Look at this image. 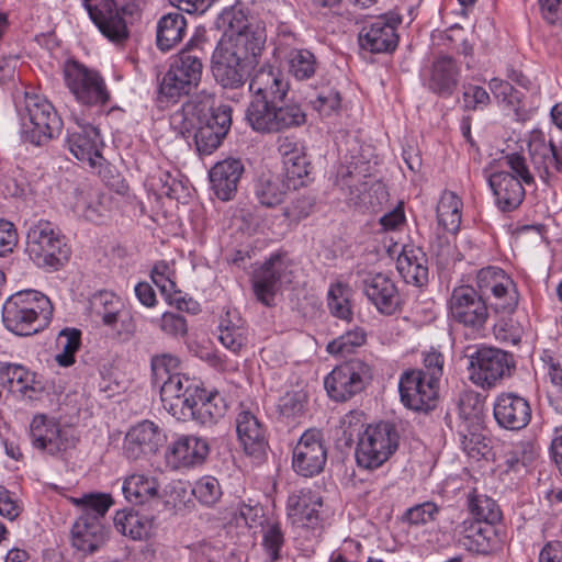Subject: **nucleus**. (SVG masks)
<instances>
[{
    "label": "nucleus",
    "mask_w": 562,
    "mask_h": 562,
    "mask_svg": "<svg viewBox=\"0 0 562 562\" xmlns=\"http://www.w3.org/2000/svg\"><path fill=\"white\" fill-rule=\"evenodd\" d=\"M150 278L166 301L169 303L177 301L175 295L178 291L175 282L173 263L165 260L158 261L151 269Z\"/></svg>",
    "instance_id": "obj_52"
},
{
    "label": "nucleus",
    "mask_w": 562,
    "mask_h": 562,
    "mask_svg": "<svg viewBox=\"0 0 562 562\" xmlns=\"http://www.w3.org/2000/svg\"><path fill=\"white\" fill-rule=\"evenodd\" d=\"M460 66L450 56H440L431 65L427 87L440 97H451L460 77Z\"/></svg>",
    "instance_id": "obj_35"
},
{
    "label": "nucleus",
    "mask_w": 562,
    "mask_h": 562,
    "mask_svg": "<svg viewBox=\"0 0 562 562\" xmlns=\"http://www.w3.org/2000/svg\"><path fill=\"white\" fill-rule=\"evenodd\" d=\"M202 383L184 373L173 374L171 379L158 384L164 408L175 418H178L179 409L193 402V393Z\"/></svg>",
    "instance_id": "obj_29"
},
{
    "label": "nucleus",
    "mask_w": 562,
    "mask_h": 562,
    "mask_svg": "<svg viewBox=\"0 0 562 562\" xmlns=\"http://www.w3.org/2000/svg\"><path fill=\"white\" fill-rule=\"evenodd\" d=\"M191 494L204 506H213L222 496V488L216 477L204 475L191 487Z\"/></svg>",
    "instance_id": "obj_56"
},
{
    "label": "nucleus",
    "mask_w": 562,
    "mask_h": 562,
    "mask_svg": "<svg viewBox=\"0 0 562 562\" xmlns=\"http://www.w3.org/2000/svg\"><path fill=\"white\" fill-rule=\"evenodd\" d=\"M57 344L63 348V352L56 356L57 363L60 367H70L75 363V353L81 345V331L76 328H64L59 333Z\"/></svg>",
    "instance_id": "obj_54"
},
{
    "label": "nucleus",
    "mask_w": 562,
    "mask_h": 562,
    "mask_svg": "<svg viewBox=\"0 0 562 562\" xmlns=\"http://www.w3.org/2000/svg\"><path fill=\"white\" fill-rule=\"evenodd\" d=\"M462 210L461 198L452 191H443L436 210L438 225L449 234H457L461 226Z\"/></svg>",
    "instance_id": "obj_44"
},
{
    "label": "nucleus",
    "mask_w": 562,
    "mask_h": 562,
    "mask_svg": "<svg viewBox=\"0 0 562 562\" xmlns=\"http://www.w3.org/2000/svg\"><path fill=\"white\" fill-rule=\"evenodd\" d=\"M138 15V5L134 1L117 3L115 0H108V42L123 46L130 37L128 26Z\"/></svg>",
    "instance_id": "obj_31"
},
{
    "label": "nucleus",
    "mask_w": 562,
    "mask_h": 562,
    "mask_svg": "<svg viewBox=\"0 0 562 562\" xmlns=\"http://www.w3.org/2000/svg\"><path fill=\"white\" fill-rule=\"evenodd\" d=\"M236 431L246 453L263 452L267 446L266 431L259 419L249 411H241L236 418Z\"/></svg>",
    "instance_id": "obj_39"
},
{
    "label": "nucleus",
    "mask_w": 562,
    "mask_h": 562,
    "mask_svg": "<svg viewBox=\"0 0 562 562\" xmlns=\"http://www.w3.org/2000/svg\"><path fill=\"white\" fill-rule=\"evenodd\" d=\"M285 181L288 188L296 190L307 186L311 173V162L307 158L305 149L300 154L288 158L282 162Z\"/></svg>",
    "instance_id": "obj_49"
},
{
    "label": "nucleus",
    "mask_w": 562,
    "mask_h": 562,
    "mask_svg": "<svg viewBox=\"0 0 562 562\" xmlns=\"http://www.w3.org/2000/svg\"><path fill=\"white\" fill-rule=\"evenodd\" d=\"M64 80L76 100L85 105L105 102V88L102 76L85 65L69 60L64 67Z\"/></svg>",
    "instance_id": "obj_13"
},
{
    "label": "nucleus",
    "mask_w": 562,
    "mask_h": 562,
    "mask_svg": "<svg viewBox=\"0 0 562 562\" xmlns=\"http://www.w3.org/2000/svg\"><path fill=\"white\" fill-rule=\"evenodd\" d=\"M463 108L468 111H482L491 102L487 90L481 86L468 85L462 93Z\"/></svg>",
    "instance_id": "obj_62"
},
{
    "label": "nucleus",
    "mask_w": 562,
    "mask_h": 562,
    "mask_svg": "<svg viewBox=\"0 0 562 562\" xmlns=\"http://www.w3.org/2000/svg\"><path fill=\"white\" fill-rule=\"evenodd\" d=\"M249 91L252 93V98L284 102L289 82L279 69L265 66L258 69L250 79Z\"/></svg>",
    "instance_id": "obj_32"
},
{
    "label": "nucleus",
    "mask_w": 562,
    "mask_h": 562,
    "mask_svg": "<svg viewBox=\"0 0 562 562\" xmlns=\"http://www.w3.org/2000/svg\"><path fill=\"white\" fill-rule=\"evenodd\" d=\"M250 281L257 301L265 306H272L282 284L291 281L288 276V263L282 256L271 255L254 268Z\"/></svg>",
    "instance_id": "obj_15"
},
{
    "label": "nucleus",
    "mask_w": 562,
    "mask_h": 562,
    "mask_svg": "<svg viewBox=\"0 0 562 562\" xmlns=\"http://www.w3.org/2000/svg\"><path fill=\"white\" fill-rule=\"evenodd\" d=\"M167 441V435L156 423L144 419L133 425L125 434L123 452L130 460L156 454Z\"/></svg>",
    "instance_id": "obj_20"
},
{
    "label": "nucleus",
    "mask_w": 562,
    "mask_h": 562,
    "mask_svg": "<svg viewBox=\"0 0 562 562\" xmlns=\"http://www.w3.org/2000/svg\"><path fill=\"white\" fill-rule=\"evenodd\" d=\"M529 153L540 179L548 183L555 171H562V150L543 139H533L529 143Z\"/></svg>",
    "instance_id": "obj_40"
},
{
    "label": "nucleus",
    "mask_w": 562,
    "mask_h": 562,
    "mask_svg": "<svg viewBox=\"0 0 562 562\" xmlns=\"http://www.w3.org/2000/svg\"><path fill=\"white\" fill-rule=\"evenodd\" d=\"M217 339L224 348L238 355L246 346L248 330L236 308H227L220 317Z\"/></svg>",
    "instance_id": "obj_34"
},
{
    "label": "nucleus",
    "mask_w": 562,
    "mask_h": 562,
    "mask_svg": "<svg viewBox=\"0 0 562 562\" xmlns=\"http://www.w3.org/2000/svg\"><path fill=\"white\" fill-rule=\"evenodd\" d=\"M509 356L501 349L481 347L470 356L469 379L482 389H491L509 371Z\"/></svg>",
    "instance_id": "obj_14"
},
{
    "label": "nucleus",
    "mask_w": 562,
    "mask_h": 562,
    "mask_svg": "<svg viewBox=\"0 0 562 562\" xmlns=\"http://www.w3.org/2000/svg\"><path fill=\"white\" fill-rule=\"evenodd\" d=\"M493 414L496 423L504 429L520 430L531 419L529 402L512 392H504L495 397Z\"/></svg>",
    "instance_id": "obj_27"
},
{
    "label": "nucleus",
    "mask_w": 562,
    "mask_h": 562,
    "mask_svg": "<svg viewBox=\"0 0 562 562\" xmlns=\"http://www.w3.org/2000/svg\"><path fill=\"white\" fill-rule=\"evenodd\" d=\"M53 314L49 299L35 290L12 294L3 304L2 322L19 336H30L44 328Z\"/></svg>",
    "instance_id": "obj_3"
},
{
    "label": "nucleus",
    "mask_w": 562,
    "mask_h": 562,
    "mask_svg": "<svg viewBox=\"0 0 562 562\" xmlns=\"http://www.w3.org/2000/svg\"><path fill=\"white\" fill-rule=\"evenodd\" d=\"M363 292L376 311L393 315L401 310L402 299L395 282L382 272L367 273L362 279Z\"/></svg>",
    "instance_id": "obj_25"
},
{
    "label": "nucleus",
    "mask_w": 562,
    "mask_h": 562,
    "mask_svg": "<svg viewBox=\"0 0 562 562\" xmlns=\"http://www.w3.org/2000/svg\"><path fill=\"white\" fill-rule=\"evenodd\" d=\"M246 121L258 133H279L301 126L306 121L302 108L295 102H281L252 98L247 106Z\"/></svg>",
    "instance_id": "obj_5"
},
{
    "label": "nucleus",
    "mask_w": 562,
    "mask_h": 562,
    "mask_svg": "<svg viewBox=\"0 0 562 562\" xmlns=\"http://www.w3.org/2000/svg\"><path fill=\"white\" fill-rule=\"evenodd\" d=\"M250 64L243 60L238 52L221 41L212 55V72L224 88L243 87L249 74Z\"/></svg>",
    "instance_id": "obj_21"
},
{
    "label": "nucleus",
    "mask_w": 562,
    "mask_h": 562,
    "mask_svg": "<svg viewBox=\"0 0 562 562\" xmlns=\"http://www.w3.org/2000/svg\"><path fill=\"white\" fill-rule=\"evenodd\" d=\"M328 307L330 313L345 321L352 316L351 304L349 301V289L341 283L333 284L328 291Z\"/></svg>",
    "instance_id": "obj_57"
},
{
    "label": "nucleus",
    "mask_w": 562,
    "mask_h": 562,
    "mask_svg": "<svg viewBox=\"0 0 562 562\" xmlns=\"http://www.w3.org/2000/svg\"><path fill=\"white\" fill-rule=\"evenodd\" d=\"M468 508L474 519L468 521H482L495 526L501 519V512L497 504L486 495L470 493L468 496Z\"/></svg>",
    "instance_id": "obj_51"
},
{
    "label": "nucleus",
    "mask_w": 562,
    "mask_h": 562,
    "mask_svg": "<svg viewBox=\"0 0 562 562\" xmlns=\"http://www.w3.org/2000/svg\"><path fill=\"white\" fill-rule=\"evenodd\" d=\"M398 447V435L387 423L369 425L359 437L356 461L360 468L374 470L384 464Z\"/></svg>",
    "instance_id": "obj_9"
},
{
    "label": "nucleus",
    "mask_w": 562,
    "mask_h": 562,
    "mask_svg": "<svg viewBox=\"0 0 562 562\" xmlns=\"http://www.w3.org/2000/svg\"><path fill=\"white\" fill-rule=\"evenodd\" d=\"M101 519L87 518V520H76L71 528V544L76 550L85 554H91L104 544V526Z\"/></svg>",
    "instance_id": "obj_37"
},
{
    "label": "nucleus",
    "mask_w": 562,
    "mask_h": 562,
    "mask_svg": "<svg viewBox=\"0 0 562 562\" xmlns=\"http://www.w3.org/2000/svg\"><path fill=\"white\" fill-rule=\"evenodd\" d=\"M151 370L155 383L160 384L171 379L173 374L181 373L180 360L169 353L155 356L151 359Z\"/></svg>",
    "instance_id": "obj_59"
},
{
    "label": "nucleus",
    "mask_w": 562,
    "mask_h": 562,
    "mask_svg": "<svg viewBox=\"0 0 562 562\" xmlns=\"http://www.w3.org/2000/svg\"><path fill=\"white\" fill-rule=\"evenodd\" d=\"M362 554V543L357 539L347 538L330 554L328 562H360Z\"/></svg>",
    "instance_id": "obj_64"
},
{
    "label": "nucleus",
    "mask_w": 562,
    "mask_h": 562,
    "mask_svg": "<svg viewBox=\"0 0 562 562\" xmlns=\"http://www.w3.org/2000/svg\"><path fill=\"white\" fill-rule=\"evenodd\" d=\"M179 422H195L203 426H211L224 417L227 402L216 389H206L202 384L193 393V402L179 409Z\"/></svg>",
    "instance_id": "obj_17"
},
{
    "label": "nucleus",
    "mask_w": 562,
    "mask_h": 562,
    "mask_svg": "<svg viewBox=\"0 0 562 562\" xmlns=\"http://www.w3.org/2000/svg\"><path fill=\"white\" fill-rule=\"evenodd\" d=\"M210 453L205 438L194 435H180L165 451V462L171 470H187L201 465Z\"/></svg>",
    "instance_id": "obj_23"
},
{
    "label": "nucleus",
    "mask_w": 562,
    "mask_h": 562,
    "mask_svg": "<svg viewBox=\"0 0 562 562\" xmlns=\"http://www.w3.org/2000/svg\"><path fill=\"white\" fill-rule=\"evenodd\" d=\"M480 291L493 297L497 311L513 312L518 304V291L514 280L498 267L482 268L476 276Z\"/></svg>",
    "instance_id": "obj_18"
},
{
    "label": "nucleus",
    "mask_w": 562,
    "mask_h": 562,
    "mask_svg": "<svg viewBox=\"0 0 562 562\" xmlns=\"http://www.w3.org/2000/svg\"><path fill=\"white\" fill-rule=\"evenodd\" d=\"M288 72L296 80L311 79L317 68L318 61L314 53L306 48H292L284 55Z\"/></svg>",
    "instance_id": "obj_48"
},
{
    "label": "nucleus",
    "mask_w": 562,
    "mask_h": 562,
    "mask_svg": "<svg viewBox=\"0 0 562 562\" xmlns=\"http://www.w3.org/2000/svg\"><path fill=\"white\" fill-rule=\"evenodd\" d=\"M26 252L41 268L58 270L70 258V247L47 221L33 224L26 235Z\"/></svg>",
    "instance_id": "obj_7"
},
{
    "label": "nucleus",
    "mask_w": 562,
    "mask_h": 562,
    "mask_svg": "<svg viewBox=\"0 0 562 562\" xmlns=\"http://www.w3.org/2000/svg\"><path fill=\"white\" fill-rule=\"evenodd\" d=\"M70 502L82 510L78 519L103 518L105 516V493H88L70 497Z\"/></svg>",
    "instance_id": "obj_58"
},
{
    "label": "nucleus",
    "mask_w": 562,
    "mask_h": 562,
    "mask_svg": "<svg viewBox=\"0 0 562 562\" xmlns=\"http://www.w3.org/2000/svg\"><path fill=\"white\" fill-rule=\"evenodd\" d=\"M327 460V450L316 430H306L299 439L292 453V468L301 476L319 474Z\"/></svg>",
    "instance_id": "obj_22"
},
{
    "label": "nucleus",
    "mask_w": 562,
    "mask_h": 562,
    "mask_svg": "<svg viewBox=\"0 0 562 562\" xmlns=\"http://www.w3.org/2000/svg\"><path fill=\"white\" fill-rule=\"evenodd\" d=\"M367 334L360 327L352 329L340 335L336 339L327 344L326 350L333 356L345 357L366 342Z\"/></svg>",
    "instance_id": "obj_53"
},
{
    "label": "nucleus",
    "mask_w": 562,
    "mask_h": 562,
    "mask_svg": "<svg viewBox=\"0 0 562 562\" xmlns=\"http://www.w3.org/2000/svg\"><path fill=\"white\" fill-rule=\"evenodd\" d=\"M189 492H191V487L188 482L173 480L166 484L162 490L159 488L156 503H161L167 508H178L186 504Z\"/></svg>",
    "instance_id": "obj_55"
},
{
    "label": "nucleus",
    "mask_w": 562,
    "mask_h": 562,
    "mask_svg": "<svg viewBox=\"0 0 562 562\" xmlns=\"http://www.w3.org/2000/svg\"><path fill=\"white\" fill-rule=\"evenodd\" d=\"M260 512L258 506L238 501L221 512V520L228 532L235 529L237 533H244L260 524Z\"/></svg>",
    "instance_id": "obj_41"
},
{
    "label": "nucleus",
    "mask_w": 562,
    "mask_h": 562,
    "mask_svg": "<svg viewBox=\"0 0 562 562\" xmlns=\"http://www.w3.org/2000/svg\"><path fill=\"white\" fill-rule=\"evenodd\" d=\"M398 391L405 407L427 412L436 405L438 384L429 380L424 371L409 370L401 375Z\"/></svg>",
    "instance_id": "obj_19"
},
{
    "label": "nucleus",
    "mask_w": 562,
    "mask_h": 562,
    "mask_svg": "<svg viewBox=\"0 0 562 562\" xmlns=\"http://www.w3.org/2000/svg\"><path fill=\"white\" fill-rule=\"evenodd\" d=\"M194 40L191 38L187 47L179 52L169 65L159 86V95L167 101H176L194 90L202 77L201 56L192 49Z\"/></svg>",
    "instance_id": "obj_6"
},
{
    "label": "nucleus",
    "mask_w": 562,
    "mask_h": 562,
    "mask_svg": "<svg viewBox=\"0 0 562 562\" xmlns=\"http://www.w3.org/2000/svg\"><path fill=\"white\" fill-rule=\"evenodd\" d=\"M122 491L125 498L134 504L155 502L159 496L157 479L146 473H133L125 477Z\"/></svg>",
    "instance_id": "obj_42"
},
{
    "label": "nucleus",
    "mask_w": 562,
    "mask_h": 562,
    "mask_svg": "<svg viewBox=\"0 0 562 562\" xmlns=\"http://www.w3.org/2000/svg\"><path fill=\"white\" fill-rule=\"evenodd\" d=\"M204 108L189 101L170 116L171 127L186 138L192 137L200 155H211L223 143L232 125V109L227 104Z\"/></svg>",
    "instance_id": "obj_1"
},
{
    "label": "nucleus",
    "mask_w": 562,
    "mask_h": 562,
    "mask_svg": "<svg viewBox=\"0 0 562 562\" xmlns=\"http://www.w3.org/2000/svg\"><path fill=\"white\" fill-rule=\"evenodd\" d=\"M290 189L279 176L262 175L255 184V195L261 205L274 207L283 202Z\"/></svg>",
    "instance_id": "obj_47"
},
{
    "label": "nucleus",
    "mask_w": 562,
    "mask_h": 562,
    "mask_svg": "<svg viewBox=\"0 0 562 562\" xmlns=\"http://www.w3.org/2000/svg\"><path fill=\"white\" fill-rule=\"evenodd\" d=\"M402 23L398 13L387 12L362 26L359 45L373 54L392 53L398 45L397 29Z\"/></svg>",
    "instance_id": "obj_16"
},
{
    "label": "nucleus",
    "mask_w": 562,
    "mask_h": 562,
    "mask_svg": "<svg viewBox=\"0 0 562 562\" xmlns=\"http://www.w3.org/2000/svg\"><path fill=\"white\" fill-rule=\"evenodd\" d=\"M116 299V305L108 308V338L119 341L128 340L135 333V322L133 319L130 306L119 296L111 294Z\"/></svg>",
    "instance_id": "obj_45"
},
{
    "label": "nucleus",
    "mask_w": 562,
    "mask_h": 562,
    "mask_svg": "<svg viewBox=\"0 0 562 562\" xmlns=\"http://www.w3.org/2000/svg\"><path fill=\"white\" fill-rule=\"evenodd\" d=\"M460 441L462 450L472 459L480 460L488 451L485 437L476 428L469 434L460 431Z\"/></svg>",
    "instance_id": "obj_60"
},
{
    "label": "nucleus",
    "mask_w": 562,
    "mask_h": 562,
    "mask_svg": "<svg viewBox=\"0 0 562 562\" xmlns=\"http://www.w3.org/2000/svg\"><path fill=\"white\" fill-rule=\"evenodd\" d=\"M396 269L408 284L422 286L428 280L425 254L414 246L403 247L396 259Z\"/></svg>",
    "instance_id": "obj_38"
},
{
    "label": "nucleus",
    "mask_w": 562,
    "mask_h": 562,
    "mask_svg": "<svg viewBox=\"0 0 562 562\" xmlns=\"http://www.w3.org/2000/svg\"><path fill=\"white\" fill-rule=\"evenodd\" d=\"M539 458V448L530 441H518L505 453V467L507 472L517 475L527 474Z\"/></svg>",
    "instance_id": "obj_46"
},
{
    "label": "nucleus",
    "mask_w": 562,
    "mask_h": 562,
    "mask_svg": "<svg viewBox=\"0 0 562 562\" xmlns=\"http://www.w3.org/2000/svg\"><path fill=\"white\" fill-rule=\"evenodd\" d=\"M35 373L16 363H0V385L12 394L30 401L37 400L44 386L35 380Z\"/></svg>",
    "instance_id": "obj_28"
},
{
    "label": "nucleus",
    "mask_w": 562,
    "mask_h": 562,
    "mask_svg": "<svg viewBox=\"0 0 562 562\" xmlns=\"http://www.w3.org/2000/svg\"><path fill=\"white\" fill-rule=\"evenodd\" d=\"M22 121L24 139L36 146L57 137L63 128V121L53 104L36 94L25 95Z\"/></svg>",
    "instance_id": "obj_8"
},
{
    "label": "nucleus",
    "mask_w": 562,
    "mask_h": 562,
    "mask_svg": "<svg viewBox=\"0 0 562 562\" xmlns=\"http://www.w3.org/2000/svg\"><path fill=\"white\" fill-rule=\"evenodd\" d=\"M461 544L468 551L488 554L499 544L496 527L482 521H463L461 525Z\"/></svg>",
    "instance_id": "obj_33"
},
{
    "label": "nucleus",
    "mask_w": 562,
    "mask_h": 562,
    "mask_svg": "<svg viewBox=\"0 0 562 562\" xmlns=\"http://www.w3.org/2000/svg\"><path fill=\"white\" fill-rule=\"evenodd\" d=\"M30 438L33 448L53 457L63 456L77 443L71 429L63 427L54 418L43 414L33 417L30 424Z\"/></svg>",
    "instance_id": "obj_12"
},
{
    "label": "nucleus",
    "mask_w": 562,
    "mask_h": 562,
    "mask_svg": "<svg viewBox=\"0 0 562 562\" xmlns=\"http://www.w3.org/2000/svg\"><path fill=\"white\" fill-rule=\"evenodd\" d=\"M187 30L186 18L180 12H169L157 23L156 42L161 52L173 48L183 38Z\"/></svg>",
    "instance_id": "obj_43"
},
{
    "label": "nucleus",
    "mask_w": 562,
    "mask_h": 562,
    "mask_svg": "<svg viewBox=\"0 0 562 562\" xmlns=\"http://www.w3.org/2000/svg\"><path fill=\"white\" fill-rule=\"evenodd\" d=\"M244 172V165L238 158L217 161L209 171L211 189L222 201L232 200Z\"/></svg>",
    "instance_id": "obj_30"
},
{
    "label": "nucleus",
    "mask_w": 562,
    "mask_h": 562,
    "mask_svg": "<svg viewBox=\"0 0 562 562\" xmlns=\"http://www.w3.org/2000/svg\"><path fill=\"white\" fill-rule=\"evenodd\" d=\"M260 546L267 562H277L282 559L285 535L279 522H268L262 527Z\"/></svg>",
    "instance_id": "obj_50"
},
{
    "label": "nucleus",
    "mask_w": 562,
    "mask_h": 562,
    "mask_svg": "<svg viewBox=\"0 0 562 562\" xmlns=\"http://www.w3.org/2000/svg\"><path fill=\"white\" fill-rule=\"evenodd\" d=\"M216 27L224 32L228 37L231 45L235 47L243 60L254 66L258 63L257 58L261 55L265 45V37L261 32L252 31L247 24L245 18L237 13L233 7H226L222 10L215 21Z\"/></svg>",
    "instance_id": "obj_10"
},
{
    "label": "nucleus",
    "mask_w": 562,
    "mask_h": 562,
    "mask_svg": "<svg viewBox=\"0 0 562 562\" xmlns=\"http://www.w3.org/2000/svg\"><path fill=\"white\" fill-rule=\"evenodd\" d=\"M115 529L133 540H146L155 536L157 525L153 516L134 509H122L113 517Z\"/></svg>",
    "instance_id": "obj_36"
},
{
    "label": "nucleus",
    "mask_w": 562,
    "mask_h": 562,
    "mask_svg": "<svg viewBox=\"0 0 562 562\" xmlns=\"http://www.w3.org/2000/svg\"><path fill=\"white\" fill-rule=\"evenodd\" d=\"M306 395L302 391L286 392L279 398L278 408L282 416L290 418L304 412Z\"/></svg>",
    "instance_id": "obj_63"
},
{
    "label": "nucleus",
    "mask_w": 562,
    "mask_h": 562,
    "mask_svg": "<svg viewBox=\"0 0 562 562\" xmlns=\"http://www.w3.org/2000/svg\"><path fill=\"white\" fill-rule=\"evenodd\" d=\"M78 128L67 137L69 150L78 160L87 161L91 168L101 172L104 160L101 130L92 124L79 125Z\"/></svg>",
    "instance_id": "obj_26"
},
{
    "label": "nucleus",
    "mask_w": 562,
    "mask_h": 562,
    "mask_svg": "<svg viewBox=\"0 0 562 562\" xmlns=\"http://www.w3.org/2000/svg\"><path fill=\"white\" fill-rule=\"evenodd\" d=\"M366 367L361 362H346L335 367L324 379L328 396L345 402L364 389Z\"/></svg>",
    "instance_id": "obj_24"
},
{
    "label": "nucleus",
    "mask_w": 562,
    "mask_h": 562,
    "mask_svg": "<svg viewBox=\"0 0 562 562\" xmlns=\"http://www.w3.org/2000/svg\"><path fill=\"white\" fill-rule=\"evenodd\" d=\"M490 189L499 210L513 211L524 201L525 186L535 182L526 158L517 153L491 161L484 169Z\"/></svg>",
    "instance_id": "obj_2"
},
{
    "label": "nucleus",
    "mask_w": 562,
    "mask_h": 562,
    "mask_svg": "<svg viewBox=\"0 0 562 562\" xmlns=\"http://www.w3.org/2000/svg\"><path fill=\"white\" fill-rule=\"evenodd\" d=\"M447 305L448 317L472 330L482 329L488 318V308L485 301L471 285L454 288Z\"/></svg>",
    "instance_id": "obj_11"
},
{
    "label": "nucleus",
    "mask_w": 562,
    "mask_h": 562,
    "mask_svg": "<svg viewBox=\"0 0 562 562\" xmlns=\"http://www.w3.org/2000/svg\"><path fill=\"white\" fill-rule=\"evenodd\" d=\"M285 516L296 540L315 541L323 532L328 515L321 493L303 487L289 494Z\"/></svg>",
    "instance_id": "obj_4"
},
{
    "label": "nucleus",
    "mask_w": 562,
    "mask_h": 562,
    "mask_svg": "<svg viewBox=\"0 0 562 562\" xmlns=\"http://www.w3.org/2000/svg\"><path fill=\"white\" fill-rule=\"evenodd\" d=\"M488 89L497 102L510 106L519 104L521 94L512 83L501 78L494 77L488 81Z\"/></svg>",
    "instance_id": "obj_61"
}]
</instances>
